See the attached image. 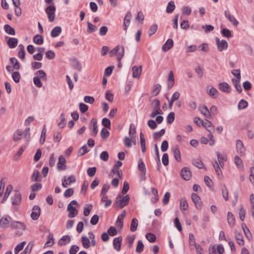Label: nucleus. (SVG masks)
<instances>
[{
  "label": "nucleus",
  "instance_id": "7ed1b4c3",
  "mask_svg": "<svg viewBox=\"0 0 254 254\" xmlns=\"http://www.w3.org/2000/svg\"><path fill=\"white\" fill-rule=\"evenodd\" d=\"M125 48L123 46L118 45L110 52V56L118 55V61H120L124 56Z\"/></svg>",
  "mask_w": 254,
  "mask_h": 254
},
{
  "label": "nucleus",
  "instance_id": "e433bc0d",
  "mask_svg": "<svg viewBox=\"0 0 254 254\" xmlns=\"http://www.w3.org/2000/svg\"><path fill=\"white\" fill-rule=\"evenodd\" d=\"M173 151L174 152V155L176 159V160L178 162H180L181 160V153L180 152V150L178 147H174L173 148Z\"/></svg>",
  "mask_w": 254,
  "mask_h": 254
},
{
  "label": "nucleus",
  "instance_id": "09e8293b",
  "mask_svg": "<svg viewBox=\"0 0 254 254\" xmlns=\"http://www.w3.org/2000/svg\"><path fill=\"white\" fill-rule=\"evenodd\" d=\"M13 190V187L11 185H9L7 186L6 190V191L5 192L3 198V201L5 200L9 195L10 192Z\"/></svg>",
  "mask_w": 254,
  "mask_h": 254
},
{
  "label": "nucleus",
  "instance_id": "4468645a",
  "mask_svg": "<svg viewBox=\"0 0 254 254\" xmlns=\"http://www.w3.org/2000/svg\"><path fill=\"white\" fill-rule=\"evenodd\" d=\"M174 83H175V79H174V73L172 71H170L169 73L168 79H167L168 89L169 90L171 88H172V87L174 85Z\"/></svg>",
  "mask_w": 254,
  "mask_h": 254
},
{
  "label": "nucleus",
  "instance_id": "a878e982",
  "mask_svg": "<svg viewBox=\"0 0 254 254\" xmlns=\"http://www.w3.org/2000/svg\"><path fill=\"white\" fill-rule=\"evenodd\" d=\"M236 148L237 151L240 153H243L245 151V148L243 145L242 141L241 140H237L236 141Z\"/></svg>",
  "mask_w": 254,
  "mask_h": 254
},
{
  "label": "nucleus",
  "instance_id": "6e6552de",
  "mask_svg": "<svg viewBox=\"0 0 254 254\" xmlns=\"http://www.w3.org/2000/svg\"><path fill=\"white\" fill-rule=\"evenodd\" d=\"M75 182V178L74 176L71 175L69 177L64 176L62 179V186L64 188H66L68 186Z\"/></svg>",
  "mask_w": 254,
  "mask_h": 254
},
{
  "label": "nucleus",
  "instance_id": "603ef678",
  "mask_svg": "<svg viewBox=\"0 0 254 254\" xmlns=\"http://www.w3.org/2000/svg\"><path fill=\"white\" fill-rule=\"evenodd\" d=\"M12 77L13 80L16 83H18L20 81L21 76L19 72L18 71H14L12 73Z\"/></svg>",
  "mask_w": 254,
  "mask_h": 254
},
{
  "label": "nucleus",
  "instance_id": "20e7f679",
  "mask_svg": "<svg viewBox=\"0 0 254 254\" xmlns=\"http://www.w3.org/2000/svg\"><path fill=\"white\" fill-rule=\"evenodd\" d=\"M10 227L12 229L16 230L17 234L21 235L25 230L26 225L23 222L13 221L11 223Z\"/></svg>",
  "mask_w": 254,
  "mask_h": 254
},
{
  "label": "nucleus",
  "instance_id": "680f3d73",
  "mask_svg": "<svg viewBox=\"0 0 254 254\" xmlns=\"http://www.w3.org/2000/svg\"><path fill=\"white\" fill-rule=\"evenodd\" d=\"M191 9L189 6H185L182 8V13L183 14L189 15L191 14Z\"/></svg>",
  "mask_w": 254,
  "mask_h": 254
},
{
  "label": "nucleus",
  "instance_id": "6ab92c4d",
  "mask_svg": "<svg viewBox=\"0 0 254 254\" xmlns=\"http://www.w3.org/2000/svg\"><path fill=\"white\" fill-rule=\"evenodd\" d=\"M122 241V238L121 237H117L114 239L113 246L116 251H119L121 250Z\"/></svg>",
  "mask_w": 254,
  "mask_h": 254
},
{
  "label": "nucleus",
  "instance_id": "423d86ee",
  "mask_svg": "<svg viewBox=\"0 0 254 254\" xmlns=\"http://www.w3.org/2000/svg\"><path fill=\"white\" fill-rule=\"evenodd\" d=\"M236 71L237 72V75H238V79L232 78V82L234 84L236 89L239 93H241L242 91V89L241 86L240 84V80H241V73L240 69H236Z\"/></svg>",
  "mask_w": 254,
  "mask_h": 254
},
{
  "label": "nucleus",
  "instance_id": "4d7b16f0",
  "mask_svg": "<svg viewBox=\"0 0 254 254\" xmlns=\"http://www.w3.org/2000/svg\"><path fill=\"white\" fill-rule=\"evenodd\" d=\"M19 47H20V48L18 54V57L22 60H24L25 59V52L24 47L22 45H20Z\"/></svg>",
  "mask_w": 254,
  "mask_h": 254
},
{
  "label": "nucleus",
  "instance_id": "c03bdc74",
  "mask_svg": "<svg viewBox=\"0 0 254 254\" xmlns=\"http://www.w3.org/2000/svg\"><path fill=\"white\" fill-rule=\"evenodd\" d=\"M10 61L11 63L13 64V67L14 69L16 70H18L20 69V66L17 59H16L15 58H10Z\"/></svg>",
  "mask_w": 254,
  "mask_h": 254
},
{
  "label": "nucleus",
  "instance_id": "de8ad7c7",
  "mask_svg": "<svg viewBox=\"0 0 254 254\" xmlns=\"http://www.w3.org/2000/svg\"><path fill=\"white\" fill-rule=\"evenodd\" d=\"M165 132V129L163 128L158 132H156L153 133V138L155 140L159 139Z\"/></svg>",
  "mask_w": 254,
  "mask_h": 254
},
{
  "label": "nucleus",
  "instance_id": "0eeeda50",
  "mask_svg": "<svg viewBox=\"0 0 254 254\" xmlns=\"http://www.w3.org/2000/svg\"><path fill=\"white\" fill-rule=\"evenodd\" d=\"M55 10L56 8L54 6L50 5L46 8V12L48 14V19L50 22H53L55 20Z\"/></svg>",
  "mask_w": 254,
  "mask_h": 254
},
{
  "label": "nucleus",
  "instance_id": "a19ab883",
  "mask_svg": "<svg viewBox=\"0 0 254 254\" xmlns=\"http://www.w3.org/2000/svg\"><path fill=\"white\" fill-rule=\"evenodd\" d=\"M134 140L132 139V138L126 136L124 139V143L126 146L128 148H130L132 146V142H134Z\"/></svg>",
  "mask_w": 254,
  "mask_h": 254
},
{
  "label": "nucleus",
  "instance_id": "37998d69",
  "mask_svg": "<svg viewBox=\"0 0 254 254\" xmlns=\"http://www.w3.org/2000/svg\"><path fill=\"white\" fill-rule=\"evenodd\" d=\"M87 32L89 33H92L97 30V27L96 26L88 21L87 22Z\"/></svg>",
  "mask_w": 254,
  "mask_h": 254
},
{
  "label": "nucleus",
  "instance_id": "b1692460",
  "mask_svg": "<svg viewBox=\"0 0 254 254\" xmlns=\"http://www.w3.org/2000/svg\"><path fill=\"white\" fill-rule=\"evenodd\" d=\"M7 44L10 48H14L17 45L18 40L15 38H9L7 41Z\"/></svg>",
  "mask_w": 254,
  "mask_h": 254
},
{
  "label": "nucleus",
  "instance_id": "393cba45",
  "mask_svg": "<svg viewBox=\"0 0 254 254\" xmlns=\"http://www.w3.org/2000/svg\"><path fill=\"white\" fill-rule=\"evenodd\" d=\"M218 161L220 166L223 167L224 166V161L226 160V156L225 154H221L219 152H216Z\"/></svg>",
  "mask_w": 254,
  "mask_h": 254
},
{
  "label": "nucleus",
  "instance_id": "49530a36",
  "mask_svg": "<svg viewBox=\"0 0 254 254\" xmlns=\"http://www.w3.org/2000/svg\"><path fill=\"white\" fill-rule=\"evenodd\" d=\"M146 238L148 240V241L150 243H154L156 240V236L152 233H148L146 234Z\"/></svg>",
  "mask_w": 254,
  "mask_h": 254
},
{
  "label": "nucleus",
  "instance_id": "dca6fc26",
  "mask_svg": "<svg viewBox=\"0 0 254 254\" xmlns=\"http://www.w3.org/2000/svg\"><path fill=\"white\" fill-rule=\"evenodd\" d=\"M219 89L223 92L229 93L231 92V87L226 82H223L219 84Z\"/></svg>",
  "mask_w": 254,
  "mask_h": 254
},
{
  "label": "nucleus",
  "instance_id": "f704fd0d",
  "mask_svg": "<svg viewBox=\"0 0 254 254\" xmlns=\"http://www.w3.org/2000/svg\"><path fill=\"white\" fill-rule=\"evenodd\" d=\"M33 42L37 45L42 44L44 42V39L42 36L39 34L36 35L33 38Z\"/></svg>",
  "mask_w": 254,
  "mask_h": 254
},
{
  "label": "nucleus",
  "instance_id": "ddd939ff",
  "mask_svg": "<svg viewBox=\"0 0 254 254\" xmlns=\"http://www.w3.org/2000/svg\"><path fill=\"white\" fill-rule=\"evenodd\" d=\"M191 199L197 209H200L201 206V201L200 197L196 193L191 194Z\"/></svg>",
  "mask_w": 254,
  "mask_h": 254
},
{
  "label": "nucleus",
  "instance_id": "473e14b6",
  "mask_svg": "<svg viewBox=\"0 0 254 254\" xmlns=\"http://www.w3.org/2000/svg\"><path fill=\"white\" fill-rule=\"evenodd\" d=\"M138 225V220L136 218H133L131 220L130 230L131 232H134L136 230Z\"/></svg>",
  "mask_w": 254,
  "mask_h": 254
},
{
  "label": "nucleus",
  "instance_id": "6e6d98bb",
  "mask_svg": "<svg viewBox=\"0 0 254 254\" xmlns=\"http://www.w3.org/2000/svg\"><path fill=\"white\" fill-rule=\"evenodd\" d=\"M175 120V113L170 112L167 117V122L169 125L171 124Z\"/></svg>",
  "mask_w": 254,
  "mask_h": 254
},
{
  "label": "nucleus",
  "instance_id": "2eb2a0df",
  "mask_svg": "<svg viewBox=\"0 0 254 254\" xmlns=\"http://www.w3.org/2000/svg\"><path fill=\"white\" fill-rule=\"evenodd\" d=\"M67 210L69 212L68 216L69 218H73L75 217L78 213V210L75 207L71 205V204H68Z\"/></svg>",
  "mask_w": 254,
  "mask_h": 254
},
{
  "label": "nucleus",
  "instance_id": "c85d7f7f",
  "mask_svg": "<svg viewBox=\"0 0 254 254\" xmlns=\"http://www.w3.org/2000/svg\"><path fill=\"white\" fill-rule=\"evenodd\" d=\"M188 208V204L185 198H181L180 200V208L181 210H186Z\"/></svg>",
  "mask_w": 254,
  "mask_h": 254
},
{
  "label": "nucleus",
  "instance_id": "13d9d810",
  "mask_svg": "<svg viewBox=\"0 0 254 254\" xmlns=\"http://www.w3.org/2000/svg\"><path fill=\"white\" fill-rule=\"evenodd\" d=\"M158 28V26L157 24H153L152 25L149 29L148 30V35L149 36H151L152 35H153L157 31Z\"/></svg>",
  "mask_w": 254,
  "mask_h": 254
},
{
  "label": "nucleus",
  "instance_id": "79ce46f5",
  "mask_svg": "<svg viewBox=\"0 0 254 254\" xmlns=\"http://www.w3.org/2000/svg\"><path fill=\"white\" fill-rule=\"evenodd\" d=\"M192 164L199 169L203 168V162L199 159H195L192 160Z\"/></svg>",
  "mask_w": 254,
  "mask_h": 254
},
{
  "label": "nucleus",
  "instance_id": "58836bf2",
  "mask_svg": "<svg viewBox=\"0 0 254 254\" xmlns=\"http://www.w3.org/2000/svg\"><path fill=\"white\" fill-rule=\"evenodd\" d=\"M151 106L153 108V110H161L160 108V102L157 99H154L152 101Z\"/></svg>",
  "mask_w": 254,
  "mask_h": 254
},
{
  "label": "nucleus",
  "instance_id": "1a4fd4ad",
  "mask_svg": "<svg viewBox=\"0 0 254 254\" xmlns=\"http://www.w3.org/2000/svg\"><path fill=\"white\" fill-rule=\"evenodd\" d=\"M181 176L184 180L189 181L191 178V172L189 168L184 167L181 170Z\"/></svg>",
  "mask_w": 254,
  "mask_h": 254
},
{
  "label": "nucleus",
  "instance_id": "39448f33",
  "mask_svg": "<svg viewBox=\"0 0 254 254\" xmlns=\"http://www.w3.org/2000/svg\"><path fill=\"white\" fill-rule=\"evenodd\" d=\"M11 222H13L12 218L8 215L3 216L0 219V228L5 229L10 227Z\"/></svg>",
  "mask_w": 254,
  "mask_h": 254
},
{
  "label": "nucleus",
  "instance_id": "9b49d317",
  "mask_svg": "<svg viewBox=\"0 0 254 254\" xmlns=\"http://www.w3.org/2000/svg\"><path fill=\"white\" fill-rule=\"evenodd\" d=\"M41 214V208L38 205H34L32 208L31 217L34 220H37Z\"/></svg>",
  "mask_w": 254,
  "mask_h": 254
},
{
  "label": "nucleus",
  "instance_id": "f8f14e48",
  "mask_svg": "<svg viewBox=\"0 0 254 254\" xmlns=\"http://www.w3.org/2000/svg\"><path fill=\"white\" fill-rule=\"evenodd\" d=\"M224 14L226 18L234 26H237L239 24L238 20L231 14L229 11H225Z\"/></svg>",
  "mask_w": 254,
  "mask_h": 254
},
{
  "label": "nucleus",
  "instance_id": "774afa93",
  "mask_svg": "<svg viewBox=\"0 0 254 254\" xmlns=\"http://www.w3.org/2000/svg\"><path fill=\"white\" fill-rule=\"evenodd\" d=\"M109 235L111 236H114L117 234V231L115 227L111 226L108 230Z\"/></svg>",
  "mask_w": 254,
  "mask_h": 254
},
{
  "label": "nucleus",
  "instance_id": "f03ea898",
  "mask_svg": "<svg viewBox=\"0 0 254 254\" xmlns=\"http://www.w3.org/2000/svg\"><path fill=\"white\" fill-rule=\"evenodd\" d=\"M24 136V138L26 141H28L30 140V128H27L23 131L22 129H17L13 135V140L14 141L16 142L19 140L21 138L22 135Z\"/></svg>",
  "mask_w": 254,
  "mask_h": 254
},
{
  "label": "nucleus",
  "instance_id": "412c9836",
  "mask_svg": "<svg viewBox=\"0 0 254 254\" xmlns=\"http://www.w3.org/2000/svg\"><path fill=\"white\" fill-rule=\"evenodd\" d=\"M235 237L237 241V243L240 245L243 246L244 245V241L243 240V236L241 233L236 231L235 232Z\"/></svg>",
  "mask_w": 254,
  "mask_h": 254
},
{
  "label": "nucleus",
  "instance_id": "8fccbe9b",
  "mask_svg": "<svg viewBox=\"0 0 254 254\" xmlns=\"http://www.w3.org/2000/svg\"><path fill=\"white\" fill-rule=\"evenodd\" d=\"M110 135V132L108 130L107 128H102L101 132V136L103 139H106Z\"/></svg>",
  "mask_w": 254,
  "mask_h": 254
},
{
  "label": "nucleus",
  "instance_id": "9d476101",
  "mask_svg": "<svg viewBox=\"0 0 254 254\" xmlns=\"http://www.w3.org/2000/svg\"><path fill=\"white\" fill-rule=\"evenodd\" d=\"M12 204L13 205H19L21 201V195L20 192L15 190L13 196L11 197Z\"/></svg>",
  "mask_w": 254,
  "mask_h": 254
},
{
  "label": "nucleus",
  "instance_id": "f3484780",
  "mask_svg": "<svg viewBox=\"0 0 254 254\" xmlns=\"http://www.w3.org/2000/svg\"><path fill=\"white\" fill-rule=\"evenodd\" d=\"M173 41L172 39H168L165 43L162 46V50L164 52H166L170 50L173 46Z\"/></svg>",
  "mask_w": 254,
  "mask_h": 254
},
{
  "label": "nucleus",
  "instance_id": "338daca9",
  "mask_svg": "<svg viewBox=\"0 0 254 254\" xmlns=\"http://www.w3.org/2000/svg\"><path fill=\"white\" fill-rule=\"evenodd\" d=\"M84 101L85 103L92 104L94 102L95 99L92 96H86L84 97Z\"/></svg>",
  "mask_w": 254,
  "mask_h": 254
},
{
  "label": "nucleus",
  "instance_id": "5701e85b",
  "mask_svg": "<svg viewBox=\"0 0 254 254\" xmlns=\"http://www.w3.org/2000/svg\"><path fill=\"white\" fill-rule=\"evenodd\" d=\"M199 110L206 117L209 118L211 116L210 111L205 105H203L202 106H200L199 107Z\"/></svg>",
  "mask_w": 254,
  "mask_h": 254
},
{
  "label": "nucleus",
  "instance_id": "f257e3e1",
  "mask_svg": "<svg viewBox=\"0 0 254 254\" xmlns=\"http://www.w3.org/2000/svg\"><path fill=\"white\" fill-rule=\"evenodd\" d=\"M129 198L128 194L125 196L119 195L116 197L113 206L117 209H122L128 204Z\"/></svg>",
  "mask_w": 254,
  "mask_h": 254
},
{
  "label": "nucleus",
  "instance_id": "e2e57ef3",
  "mask_svg": "<svg viewBox=\"0 0 254 254\" xmlns=\"http://www.w3.org/2000/svg\"><path fill=\"white\" fill-rule=\"evenodd\" d=\"M46 132L47 130L46 128H43L41 132V137L40 139V142L41 144H43L45 141Z\"/></svg>",
  "mask_w": 254,
  "mask_h": 254
},
{
  "label": "nucleus",
  "instance_id": "052dcab7",
  "mask_svg": "<svg viewBox=\"0 0 254 254\" xmlns=\"http://www.w3.org/2000/svg\"><path fill=\"white\" fill-rule=\"evenodd\" d=\"M161 86L159 84H155L154 86V89L152 91V93L154 94L153 95L154 96H157L161 90Z\"/></svg>",
  "mask_w": 254,
  "mask_h": 254
},
{
  "label": "nucleus",
  "instance_id": "c756f323",
  "mask_svg": "<svg viewBox=\"0 0 254 254\" xmlns=\"http://www.w3.org/2000/svg\"><path fill=\"white\" fill-rule=\"evenodd\" d=\"M228 43L225 40H222L219 44H218L217 48L219 51L221 52L228 47Z\"/></svg>",
  "mask_w": 254,
  "mask_h": 254
},
{
  "label": "nucleus",
  "instance_id": "72a5a7b5",
  "mask_svg": "<svg viewBox=\"0 0 254 254\" xmlns=\"http://www.w3.org/2000/svg\"><path fill=\"white\" fill-rule=\"evenodd\" d=\"M242 227L246 236L248 239H251L252 238V236L246 225L245 223H243L242 224Z\"/></svg>",
  "mask_w": 254,
  "mask_h": 254
},
{
  "label": "nucleus",
  "instance_id": "cd10ccee",
  "mask_svg": "<svg viewBox=\"0 0 254 254\" xmlns=\"http://www.w3.org/2000/svg\"><path fill=\"white\" fill-rule=\"evenodd\" d=\"M62 32V28L60 26H56L51 32V35L52 37L58 36Z\"/></svg>",
  "mask_w": 254,
  "mask_h": 254
},
{
  "label": "nucleus",
  "instance_id": "ea45409f",
  "mask_svg": "<svg viewBox=\"0 0 254 254\" xmlns=\"http://www.w3.org/2000/svg\"><path fill=\"white\" fill-rule=\"evenodd\" d=\"M208 93L209 96L213 98H216L219 94V92L214 87H211L208 92Z\"/></svg>",
  "mask_w": 254,
  "mask_h": 254
},
{
  "label": "nucleus",
  "instance_id": "3c124183",
  "mask_svg": "<svg viewBox=\"0 0 254 254\" xmlns=\"http://www.w3.org/2000/svg\"><path fill=\"white\" fill-rule=\"evenodd\" d=\"M144 248V245L143 244V242L141 240H139L137 242V245L136 248V252L137 253H141Z\"/></svg>",
  "mask_w": 254,
  "mask_h": 254
},
{
  "label": "nucleus",
  "instance_id": "5fc2aeb1",
  "mask_svg": "<svg viewBox=\"0 0 254 254\" xmlns=\"http://www.w3.org/2000/svg\"><path fill=\"white\" fill-rule=\"evenodd\" d=\"M221 34L223 35V36L226 38H230L232 36L230 30L226 28H223L222 30Z\"/></svg>",
  "mask_w": 254,
  "mask_h": 254
},
{
  "label": "nucleus",
  "instance_id": "a18cd8bd",
  "mask_svg": "<svg viewBox=\"0 0 254 254\" xmlns=\"http://www.w3.org/2000/svg\"><path fill=\"white\" fill-rule=\"evenodd\" d=\"M248 103L244 99H241L238 103V108L239 110L246 108L248 107Z\"/></svg>",
  "mask_w": 254,
  "mask_h": 254
},
{
  "label": "nucleus",
  "instance_id": "4be33fe9",
  "mask_svg": "<svg viewBox=\"0 0 254 254\" xmlns=\"http://www.w3.org/2000/svg\"><path fill=\"white\" fill-rule=\"evenodd\" d=\"M70 241V238L68 235H65L63 236L58 242V245L60 246H64L69 243Z\"/></svg>",
  "mask_w": 254,
  "mask_h": 254
},
{
  "label": "nucleus",
  "instance_id": "2f4dec72",
  "mask_svg": "<svg viewBox=\"0 0 254 254\" xmlns=\"http://www.w3.org/2000/svg\"><path fill=\"white\" fill-rule=\"evenodd\" d=\"M235 220V219L233 214L230 212H228L227 213V221L231 227H233L234 225Z\"/></svg>",
  "mask_w": 254,
  "mask_h": 254
},
{
  "label": "nucleus",
  "instance_id": "a211bd4d",
  "mask_svg": "<svg viewBox=\"0 0 254 254\" xmlns=\"http://www.w3.org/2000/svg\"><path fill=\"white\" fill-rule=\"evenodd\" d=\"M65 159L63 156H60L57 164L58 169L60 170H64L66 169L65 165Z\"/></svg>",
  "mask_w": 254,
  "mask_h": 254
},
{
  "label": "nucleus",
  "instance_id": "bb28decb",
  "mask_svg": "<svg viewBox=\"0 0 254 254\" xmlns=\"http://www.w3.org/2000/svg\"><path fill=\"white\" fill-rule=\"evenodd\" d=\"M175 7L176 6L174 1L173 0L170 1L167 5L166 9V12L167 13H172L175 10Z\"/></svg>",
  "mask_w": 254,
  "mask_h": 254
},
{
  "label": "nucleus",
  "instance_id": "bf43d9fd",
  "mask_svg": "<svg viewBox=\"0 0 254 254\" xmlns=\"http://www.w3.org/2000/svg\"><path fill=\"white\" fill-rule=\"evenodd\" d=\"M26 244L25 242H22L20 244L18 245L14 249V252L15 254H17L20 251H21Z\"/></svg>",
  "mask_w": 254,
  "mask_h": 254
},
{
  "label": "nucleus",
  "instance_id": "c9c22d12",
  "mask_svg": "<svg viewBox=\"0 0 254 254\" xmlns=\"http://www.w3.org/2000/svg\"><path fill=\"white\" fill-rule=\"evenodd\" d=\"M4 29L6 33L9 35H14L15 34V30L8 24L4 26Z\"/></svg>",
  "mask_w": 254,
  "mask_h": 254
},
{
  "label": "nucleus",
  "instance_id": "69168bd1",
  "mask_svg": "<svg viewBox=\"0 0 254 254\" xmlns=\"http://www.w3.org/2000/svg\"><path fill=\"white\" fill-rule=\"evenodd\" d=\"M174 223L175 227L179 231L181 232L182 231V228L181 224L180 222L179 219L178 218H175L174 220Z\"/></svg>",
  "mask_w": 254,
  "mask_h": 254
},
{
  "label": "nucleus",
  "instance_id": "4c0bfd02",
  "mask_svg": "<svg viewBox=\"0 0 254 254\" xmlns=\"http://www.w3.org/2000/svg\"><path fill=\"white\" fill-rule=\"evenodd\" d=\"M93 208V205L91 204H87L84 207L83 214L85 216H87L89 215L91 210Z\"/></svg>",
  "mask_w": 254,
  "mask_h": 254
},
{
  "label": "nucleus",
  "instance_id": "864d4df0",
  "mask_svg": "<svg viewBox=\"0 0 254 254\" xmlns=\"http://www.w3.org/2000/svg\"><path fill=\"white\" fill-rule=\"evenodd\" d=\"M138 168L141 172H146L145 164L141 159L139 160Z\"/></svg>",
  "mask_w": 254,
  "mask_h": 254
},
{
  "label": "nucleus",
  "instance_id": "aec40b11",
  "mask_svg": "<svg viewBox=\"0 0 254 254\" xmlns=\"http://www.w3.org/2000/svg\"><path fill=\"white\" fill-rule=\"evenodd\" d=\"M142 71V66H133L132 67V76L134 78H139Z\"/></svg>",
  "mask_w": 254,
  "mask_h": 254
},
{
  "label": "nucleus",
  "instance_id": "0e129e2a",
  "mask_svg": "<svg viewBox=\"0 0 254 254\" xmlns=\"http://www.w3.org/2000/svg\"><path fill=\"white\" fill-rule=\"evenodd\" d=\"M96 172V168L95 167L89 168L87 171L88 175L90 177H93L95 175Z\"/></svg>",
  "mask_w": 254,
  "mask_h": 254
},
{
  "label": "nucleus",
  "instance_id": "7c9ffc66",
  "mask_svg": "<svg viewBox=\"0 0 254 254\" xmlns=\"http://www.w3.org/2000/svg\"><path fill=\"white\" fill-rule=\"evenodd\" d=\"M81 242L82 246L84 248L88 249L90 247V244L89 238L86 236L82 237Z\"/></svg>",
  "mask_w": 254,
  "mask_h": 254
}]
</instances>
